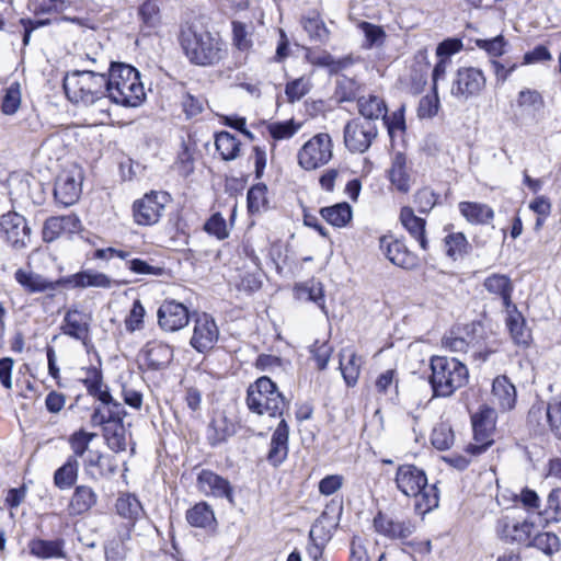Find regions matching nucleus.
Instances as JSON below:
<instances>
[{
  "mask_svg": "<svg viewBox=\"0 0 561 561\" xmlns=\"http://www.w3.org/2000/svg\"><path fill=\"white\" fill-rule=\"evenodd\" d=\"M454 440L455 435L449 424L442 422L433 428L431 442L436 449L446 450L453 446Z\"/></svg>",
  "mask_w": 561,
  "mask_h": 561,
  "instance_id": "obj_47",
  "label": "nucleus"
},
{
  "mask_svg": "<svg viewBox=\"0 0 561 561\" xmlns=\"http://www.w3.org/2000/svg\"><path fill=\"white\" fill-rule=\"evenodd\" d=\"M302 25L311 39H314L317 42L327 41L329 32L323 21L318 16L304 19Z\"/></svg>",
  "mask_w": 561,
  "mask_h": 561,
  "instance_id": "obj_58",
  "label": "nucleus"
},
{
  "mask_svg": "<svg viewBox=\"0 0 561 561\" xmlns=\"http://www.w3.org/2000/svg\"><path fill=\"white\" fill-rule=\"evenodd\" d=\"M378 135L375 123L355 118L344 127V144L351 152H366Z\"/></svg>",
  "mask_w": 561,
  "mask_h": 561,
  "instance_id": "obj_10",
  "label": "nucleus"
},
{
  "mask_svg": "<svg viewBox=\"0 0 561 561\" xmlns=\"http://www.w3.org/2000/svg\"><path fill=\"white\" fill-rule=\"evenodd\" d=\"M430 382L434 397H449L463 387L469 377L467 366L456 358L433 356Z\"/></svg>",
  "mask_w": 561,
  "mask_h": 561,
  "instance_id": "obj_5",
  "label": "nucleus"
},
{
  "mask_svg": "<svg viewBox=\"0 0 561 561\" xmlns=\"http://www.w3.org/2000/svg\"><path fill=\"white\" fill-rule=\"evenodd\" d=\"M288 438L289 426L287 422L282 419L277 427L272 434L270 450L267 453V461L274 467L279 466L285 461L288 456Z\"/></svg>",
  "mask_w": 561,
  "mask_h": 561,
  "instance_id": "obj_21",
  "label": "nucleus"
},
{
  "mask_svg": "<svg viewBox=\"0 0 561 561\" xmlns=\"http://www.w3.org/2000/svg\"><path fill=\"white\" fill-rule=\"evenodd\" d=\"M90 316L83 311L69 309L64 316L60 330L65 335L87 345L90 336Z\"/></svg>",
  "mask_w": 561,
  "mask_h": 561,
  "instance_id": "obj_18",
  "label": "nucleus"
},
{
  "mask_svg": "<svg viewBox=\"0 0 561 561\" xmlns=\"http://www.w3.org/2000/svg\"><path fill=\"white\" fill-rule=\"evenodd\" d=\"M139 16L148 28H154L160 24V8L157 0H147L139 8Z\"/></svg>",
  "mask_w": 561,
  "mask_h": 561,
  "instance_id": "obj_52",
  "label": "nucleus"
},
{
  "mask_svg": "<svg viewBox=\"0 0 561 561\" xmlns=\"http://www.w3.org/2000/svg\"><path fill=\"white\" fill-rule=\"evenodd\" d=\"M125 415L126 412L118 401L112 400L111 403L100 402V404L94 408L91 415V424L93 426H105L118 420H124Z\"/></svg>",
  "mask_w": 561,
  "mask_h": 561,
  "instance_id": "obj_28",
  "label": "nucleus"
},
{
  "mask_svg": "<svg viewBox=\"0 0 561 561\" xmlns=\"http://www.w3.org/2000/svg\"><path fill=\"white\" fill-rule=\"evenodd\" d=\"M98 503V494L89 485H78L70 497L68 504V514L70 516H80L88 513Z\"/></svg>",
  "mask_w": 561,
  "mask_h": 561,
  "instance_id": "obj_23",
  "label": "nucleus"
},
{
  "mask_svg": "<svg viewBox=\"0 0 561 561\" xmlns=\"http://www.w3.org/2000/svg\"><path fill=\"white\" fill-rule=\"evenodd\" d=\"M310 80L305 77H300L286 84L285 94L288 102L295 103L301 100L310 91Z\"/></svg>",
  "mask_w": 561,
  "mask_h": 561,
  "instance_id": "obj_54",
  "label": "nucleus"
},
{
  "mask_svg": "<svg viewBox=\"0 0 561 561\" xmlns=\"http://www.w3.org/2000/svg\"><path fill=\"white\" fill-rule=\"evenodd\" d=\"M444 243L446 255L454 261L463 257L470 250V244L462 232L447 234Z\"/></svg>",
  "mask_w": 561,
  "mask_h": 561,
  "instance_id": "obj_42",
  "label": "nucleus"
},
{
  "mask_svg": "<svg viewBox=\"0 0 561 561\" xmlns=\"http://www.w3.org/2000/svg\"><path fill=\"white\" fill-rule=\"evenodd\" d=\"M43 240L45 242H53L65 234L64 227L58 216L49 217L45 220L43 226Z\"/></svg>",
  "mask_w": 561,
  "mask_h": 561,
  "instance_id": "obj_62",
  "label": "nucleus"
},
{
  "mask_svg": "<svg viewBox=\"0 0 561 561\" xmlns=\"http://www.w3.org/2000/svg\"><path fill=\"white\" fill-rule=\"evenodd\" d=\"M362 358L351 350H342L340 353V370L348 387H354L360 374Z\"/></svg>",
  "mask_w": 561,
  "mask_h": 561,
  "instance_id": "obj_32",
  "label": "nucleus"
},
{
  "mask_svg": "<svg viewBox=\"0 0 561 561\" xmlns=\"http://www.w3.org/2000/svg\"><path fill=\"white\" fill-rule=\"evenodd\" d=\"M336 525L335 518L330 516L327 511L317 518L309 533V538L316 543L317 550H319V546H324L331 539Z\"/></svg>",
  "mask_w": 561,
  "mask_h": 561,
  "instance_id": "obj_29",
  "label": "nucleus"
},
{
  "mask_svg": "<svg viewBox=\"0 0 561 561\" xmlns=\"http://www.w3.org/2000/svg\"><path fill=\"white\" fill-rule=\"evenodd\" d=\"M296 291L299 298L312 301L318 305L322 311H325L324 290L321 282L311 279L305 284L296 286Z\"/></svg>",
  "mask_w": 561,
  "mask_h": 561,
  "instance_id": "obj_44",
  "label": "nucleus"
},
{
  "mask_svg": "<svg viewBox=\"0 0 561 561\" xmlns=\"http://www.w3.org/2000/svg\"><path fill=\"white\" fill-rule=\"evenodd\" d=\"M477 325L474 323L465 328V334H457L451 331L443 339V345L454 353H467L470 350H478L479 340L474 336Z\"/></svg>",
  "mask_w": 561,
  "mask_h": 561,
  "instance_id": "obj_25",
  "label": "nucleus"
},
{
  "mask_svg": "<svg viewBox=\"0 0 561 561\" xmlns=\"http://www.w3.org/2000/svg\"><path fill=\"white\" fill-rule=\"evenodd\" d=\"M103 436L113 451L119 453L126 449V430L123 420L103 426Z\"/></svg>",
  "mask_w": 561,
  "mask_h": 561,
  "instance_id": "obj_38",
  "label": "nucleus"
},
{
  "mask_svg": "<svg viewBox=\"0 0 561 561\" xmlns=\"http://www.w3.org/2000/svg\"><path fill=\"white\" fill-rule=\"evenodd\" d=\"M396 485L408 497L415 499V508L422 513L438 506L439 494L436 484H428L426 473L414 465L399 466Z\"/></svg>",
  "mask_w": 561,
  "mask_h": 561,
  "instance_id": "obj_4",
  "label": "nucleus"
},
{
  "mask_svg": "<svg viewBox=\"0 0 561 561\" xmlns=\"http://www.w3.org/2000/svg\"><path fill=\"white\" fill-rule=\"evenodd\" d=\"M21 106V85L14 81L3 90L1 112L4 115H13Z\"/></svg>",
  "mask_w": 561,
  "mask_h": 561,
  "instance_id": "obj_46",
  "label": "nucleus"
},
{
  "mask_svg": "<svg viewBox=\"0 0 561 561\" xmlns=\"http://www.w3.org/2000/svg\"><path fill=\"white\" fill-rule=\"evenodd\" d=\"M188 310L174 300L164 301L158 310V322L162 330L174 332L181 330L188 323Z\"/></svg>",
  "mask_w": 561,
  "mask_h": 561,
  "instance_id": "obj_16",
  "label": "nucleus"
},
{
  "mask_svg": "<svg viewBox=\"0 0 561 561\" xmlns=\"http://www.w3.org/2000/svg\"><path fill=\"white\" fill-rule=\"evenodd\" d=\"M517 104L519 107L531 108L533 111H540L545 101L540 92L533 89H524L518 93Z\"/></svg>",
  "mask_w": 561,
  "mask_h": 561,
  "instance_id": "obj_57",
  "label": "nucleus"
},
{
  "mask_svg": "<svg viewBox=\"0 0 561 561\" xmlns=\"http://www.w3.org/2000/svg\"><path fill=\"white\" fill-rule=\"evenodd\" d=\"M414 202L420 213L427 214L437 203V195L428 187L416 192Z\"/></svg>",
  "mask_w": 561,
  "mask_h": 561,
  "instance_id": "obj_63",
  "label": "nucleus"
},
{
  "mask_svg": "<svg viewBox=\"0 0 561 561\" xmlns=\"http://www.w3.org/2000/svg\"><path fill=\"white\" fill-rule=\"evenodd\" d=\"M380 249L387 259L397 266L412 270L416 265V257L407 249L405 244L390 237L380 238Z\"/></svg>",
  "mask_w": 561,
  "mask_h": 561,
  "instance_id": "obj_20",
  "label": "nucleus"
},
{
  "mask_svg": "<svg viewBox=\"0 0 561 561\" xmlns=\"http://www.w3.org/2000/svg\"><path fill=\"white\" fill-rule=\"evenodd\" d=\"M266 203V186L256 184L248 192V206L250 211H259Z\"/></svg>",
  "mask_w": 561,
  "mask_h": 561,
  "instance_id": "obj_64",
  "label": "nucleus"
},
{
  "mask_svg": "<svg viewBox=\"0 0 561 561\" xmlns=\"http://www.w3.org/2000/svg\"><path fill=\"white\" fill-rule=\"evenodd\" d=\"M486 79L482 70L474 67H463L457 70L450 93L459 100H468L479 95L485 87Z\"/></svg>",
  "mask_w": 561,
  "mask_h": 561,
  "instance_id": "obj_13",
  "label": "nucleus"
},
{
  "mask_svg": "<svg viewBox=\"0 0 561 561\" xmlns=\"http://www.w3.org/2000/svg\"><path fill=\"white\" fill-rule=\"evenodd\" d=\"M560 540L553 533H538L531 536L526 547H534L547 556H552L560 549Z\"/></svg>",
  "mask_w": 561,
  "mask_h": 561,
  "instance_id": "obj_45",
  "label": "nucleus"
},
{
  "mask_svg": "<svg viewBox=\"0 0 561 561\" xmlns=\"http://www.w3.org/2000/svg\"><path fill=\"white\" fill-rule=\"evenodd\" d=\"M332 157L333 142L331 136L327 133H319L298 150L297 161L304 170L312 171L328 164Z\"/></svg>",
  "mask_w": 561,
  "mask_h": 561,
  "instance_id": "obj_7",
  "label": "nucleus"
},
{
  "mask_svg": "<svg viewBox=\"0 0 561 561\" xmlns=\"http://www.w3.org/2000/svg\"><path fill=\"white\" fill-rule=\"evenodd\" d=\"M381 119L383 125L387 127L389 136L393 138L397 131L405 130L404 106H401L391 115H388L386 112L385 116H381Z\"/></svg>",
  "mask_w": 561,
  "mask_h": 561,
  "instance_id": "obj_59",
  "label": "nucleus"
},
{
  "mask_svg": "<svg viewBox=\"0 0 561 561\" xmlns=\"http://www.w3.org/2000/svg\"><path fill=\"white\" fill-rule=\"evenodd\" d=\"M31 227L24 216L9 211L0 217V239L14 250L25 249L31 241Z\"/></svg>",
  "mask_w": 561,
  "mask_h": 561,
  "instance_id": "obj_9",
  "label": "nucleus"
},
{
  "mask_svg": "<svg viewBox=\"0 0 561 561\" xmlns=\"http://www.w3.org/2000/svg\"><path fill=\"white\" fill-rule=\"evenodd\" d=\"M400 220L411 237L419 242L421 249L427 251L428 241L425 237V220L423 218L416 217L413 209L410 207H403L401 209Z\"/></svg>",
  "mask_w": 561,
  "mask_h": 561,
  "instance_id": "obj_27",
  "label": "nucleus"
},
{
  "mask_svg": "<svg viewBox=\"0 0 561 561\" xmlns=\"http://www.w3.org/2000/svg\"><path fill=\"white\" fill-rule=\"evenodd\" d=\"M83 171L72 164L65 169L56 179L54 195L55 198L65 206L75 204L82 191Z\"/></svg>",
  "mask_w": 561,
  "mask_h": 561,
  "instance_id": "obj_11",
  "label": "nucleus"
},
{
  "mask_svg": "<svg viewBox=\"0 0 561 561\" xmlns=\"http://www.w3.org/2000/svg\"><path fill=\"white\" fill-rule=\"evenodd\" d=\"M181 45L187 58L199 66L218 64L227 53L219 34H214L203 27L190 26L183 31Z\"/></svg>",
  "mask_w": 561,
  "mask_h": 561,
  "instance_id": "obj_3",
  "label": "nucleus"
},
{
  "mask_svg": "<svg viewBox=\"0 0 561 561\" xmlns=\"http://www.w3.org/2000/svg\"><path fill=\"white\" fill-rule=\"evenodd\" d=\"M231 434L232 431L229 428L226 417L214 419L208 426V439L211 445L220 444Z\"/></svg>",
  "mask_w": 561,
  "mask_h": 561,
  "instance_id": "obj_55",
  "label": "nucleus"
},
{
  "mask_svg": "<svg viewBox=\"0 0 561 561\" xmlns=\"http://www.w3.org/2000/svg\"><path fill=\"white\" fill-rule=\"evenodd\" d=\"M484 288L493 295L502 298L503 305L506 309L512 307V291L513 284L508 276L503 274H492L484 280Z\"/></svg>",
  "mask_w": 561,
  "mask_h": 561,
  "instance_id": "obj_34",
  "label": "nucleus"
},
{
  "mask_svg": "<svg viewBox=\"0 0 561 561\" xmlns=\"http://www.w3.org/2000/svg\"><path fill=\"white\" fill-rule=\"evenodd\" d=\"M106 81V100L125 107L139 106L145 98L144 84L140 81V73L130 65L123 62H111Z\"/></svg>",
  "mask_w": 561,
  "mask_h": 561,
  "instance_id": "obj_2",
  "label": "nucleus"
},
{
  "mask_svg": "<svg viewBox=\"0 0 561 561\" xmlns=\"http://www.w3.org/2000/svg\"><path fill=\"white\" fill-rule=\"evenodd\" d=\"M358 26L365 35L366 48H371L373 46H381L385 43L387 35L381 26L369 22H362Z\"/></svg>",
  "mask_w": 561,
  "mask_h": 561,
  "instance_id": "obj_53",
  "label": "nucleus"
},
{
  "mask_svg": "<svg viewBox=\"0 0 561 561\" xmlns=\"http://www.w3.org/2000/svg\"><path fill=\"white\" fill-rule=\"evenodd\" d=\"M546 416L551 432L558 439H561V392L548 403Z\"/></svg>",
  "mask_w": 561,
  "mask_h": 561,
  "instance_id": "obj_49",
  "label": "nucleus"
},
{
  "mask_svg": "<svg viewBox=\"0 0 561 561\" xmlns=\"http://www.w3.org/2000/svg\"><path fill=\"white\" fill-rule=\"evenodd\" d=\"M547 522L558 523L561 520V489L550 491L546 501V508L539 513Z\"/></svg>",
  "mask_w": 561,
  "mask_h": 561,
  "instance_id": "obj_50",
  "label": "nucleus"
},
{
  "mask_svg": "<svg viewBox=\"0 0 561 561\" xmlns=\"http://www.w3.org/2000/svg\"><path fill=\"white\" fill-rule=\"evenodd\" d=\"M186 520L193 527L205 528L215 522V515L207 503L201 502L186 512Z\"/></svg>",
  "mask_w": 561,
  "mask_h": 561,
  "instance_id": "obj_41",
  "label": "nucleus"
},
{
  "mask_svg": "<svg viewBox=\"0 0 561 561\" xmlns=\"http://www.w3.org/2000/svg\"><path fill=\"white\" fill-rule=\"evenodd\" d=\"M219 337V330L211 317L206 313L195 319L191 345L199 353L211 350Z\"/></svg>",
  "mask_w": 561,
  "mask_h": 561,
  "instance_id": "obj_15",
  "label": "nucleus"
},
{
  "mask_svg": "<svg viewBox=\"0 0 561 561\" xmlns=\"http://www.w3.org/2000/svg\"><path fill=\"white\" fill-rule=\"evenodd\" d=\"M389 180L397 191L407 193L410 190V174L407 169V158L402 152H397L389 169Z\"/></svg>",
  "mask_w": 561,
  "mask_h": 561,
  "instance_id": "obj_30",
  "label": "nucleus"
},
{
  "mask_svg": "<svg viewBox=\"0 0 561 561\" xmlns=\"http://www.w3.org/2000/svg\"><path fill=\"white\" fill-rule=\"evenodd\" d=\"M357 106L359 114L364 117V121L375 122L376 119L385 116L387 112V105L385 101L377 95L360 96L357 100Z\"/></svg>",
  "mask_w": 561,
  "mask_h": 561,
  "instance_id": "obj_35",
  "label": "nucleus"
},
{
  "mask_svg": "<svg viewBox=\"0 0 561 561\" xmlns=\"http://www.w3.org/2000/svg\"><path fill=\"white\" fill-rule=\"evenodd\" d=\"M299 128V125H295L293 121L288 122H275L267 126L270 135L276 139H288L293 137Z\"/></svg>",
  "mask_w": 561,
  "mask_h": 561,
  "instance_id": "obj_61",
  "label": "nucleus"
},
{
  "mask_svg": "<svg viewBox=\"0 0 561 561\" xmlns=\"http://www.w3.org/2000/svg\"><path fill=\"white\" fill-rule=\"evenodd\" d=\"M358 89L356 80L343 76L337 80L336 95L342 102L352 101L357 95Z\"/></svg>",
  "mask_w": 561,
  "mask_h": 561,
  "instance_id": "obj_60",
  "label": "nucleus"
},
{
  "mask_svg": "<svg viewBox=\"0 0 561 561\" xmlns=\"http://www.w3.org/2000/svg\"><path fill=\"white\" fill-rule=\"evenodd\" d=\"M197 488L207 496L225 497L233 502V492L230 482L211 470L203 469L197 476Z\"/></svg>",
  "mask_w": 561,
  "mask_h": 561,
  "instance_id": "obj_17",
  "label": "nucleus"
},
{
  "mask_svg": "<svg viewBox=\"0 0 561 561\" xmlns=\"http://www.w3.org/2000/svg\"><path fill=\"white\" fill-rule=\"evenodd\" d=\"M375 530L390 539H405L410 537L414 527L409 519L393 518L378 513L374 518Z\"/></svg>",
  "mask_w": 561,
  "mask_h": 561,
  "instance_id": "obj_19",
  "label": "nucleus"
},
{
  "mask_svg": "<svg viewBox=\"0 0 561 561\" xmlns=\"http://www.w3.org/2000/svg\"><path fill=\"white\" fill-rule=\"evenodd\" d=\"M496 412L489 407H482L472 415L473 442L467 450L472 455H480L485 451L494 442Z\"/></svg>",
  "mask_w": 561,
  "mask_h": 561,
  "instance_id": "obj_8",
  "label": "nucleus"
},
{
  "mask_svg": "<svg viewBox=\"0 0 561 561\" xmlns=\"http://www.w3.org/2000/svg\"><path fill=\"white\" fill-rule=\"evenodd\" d=\"M14 278L30 294L55 291L61 283V280H49L41 274L23 268L15 271Z\"/></svg>",
  "mask_w": 561,
  "mask_h": 561,
  "instance_id": "obj_22",
  "label": "nucleus"
},
{
  "mask_svg": "<svg viewBox=\"0 0 561 561\" xmlns=\"http://www.w3.org/2000/svg\"><path fill=\"white\" fill-rule=\"evenodd\" d=\"M105 65L99 69L75 70L64 79L68 100L75 104L96 106L102 115L108 116L106 105Z\"/></svg>",
  "mask_w": 561,
  "mask_h": 561,
  "instance_id": "obj_1",
  "label": "nucleus"
},
{
  "mask_svg": "<svg viewBox=\"0 0 561 561\" xmlns=\"http://www.w3.org/2000/svg\"><path fill=\"white\" fill-rule=\"evenodd\" d=\"M145 353L149 366L154 369L165 367L173 357L172 348L160 342L148 343Z\"/></svg>",
  "mask_w": 561,
  "mask_h": 561,
  "instance_id": "obj_36",
  "label": "nucleus"
},
{
  "mask_svg": "<svg viewBox=\"0 0 561 561\" xmlns=\"http://www.w3.org/2000/svg\"><path fill=\"white\" fill-rule=\"evenodd\" d=\"M79 461L68 457L67 461L54 473V484L60 490L72 488L78 479Z\"/></svg>",
  "mask_w": 561,
  "mask_h": 561,
  "instance_id": "obj_37",
  "label": "nucleus"
},
{
  "mask_svg": "<svg viewBox=\"0 0 561 561\" xmlns=\"http://www.w3.org/2000/svg\"><path fill=\"white\" fill-rule=\"evenodd\" d=\"M32 556L41 559L65 558L64 540L32 539L27 545Z\"/></svg>",
  "mask_w": 561,
  "mask_h": 561,
  "instance_id": "obj_33",
  "label": "nucleus"
},
{
  "mask_svg": "<svg viewBox=\"0 0 561 561\" xmlns=\"http://www.w3.org/2000/svg\"><path fill=\"white\" fill-rule=\"evenodd\" d=\"M247 405L249 410L259 415L270 417L282 416L288 407L277 385L268 377L263 376L251 383L247 390Z\"/></svg>",
  "mask_w": 561,
  "mask_h": 561,
  "instance_id": "obj_6",
  "label": "nucleus"
},
{
  "mask_svg": "<svg viewBox=\"0 0 561 561\" xmlns=\"http://www.w3.org/2000/svg\"><path fill=\"white\" fill-rule=\"evenodd\" d=\"M496 531L505 541L527 546L535 531V523L504 515L497 520Z\"/></svg>",
  "mask_w": 561,
  "mask_h": 561,
  "instance_id": "obj_14",
  "label": "nucleus"
},
{
  "mask_svg": "<svg viewBox=\"0 0 561 561\" xmlns=\"http://www.w3.org/2000/svg\"><path fill=\"white\" fill-rule=\"evenodd\" d=\"M458 207L460 214L470 224L486 225L494 217L493 209L486 204L476 202H460Z\"/></svg>",
  "mask_w": 561,
  "mask_h": 561,
  "instance_id": "obj_31",
  "label": "nucleus"
},
{
  "mask_svg": "<svg viewBox=\"0 0 561 561\" xmlns=\"http://www.w3.org/2000/svg\"><path fill=\"white\" fill-rule=\"evenodd\" d=\"M323 219L334 227H344L352 219V208L347 203L335 204L330 207H323L320 210Z\"/></svg>",
  "mask_w": 561,
  "mask_h": 561,
  "instance_id": "obj_39",
  "label": "nucleus"
},
{
  "mask_svg": "<svg viewBox=\"0 0 561 561\" xmlns=\"http://www.w3.org/2000/svg\"><path fill=\"white\" fill-rule=\"evenodd\" d=\"M514 313H510L506 323L511 332L512 337L517 344L526 345L529 340V332L525 327L524 319L520 313L516 312V307L513 306Z\"/></svg>",
  "mask_w": 561,
  "mask_h": 561,
  "instance_id": "obj_48",
  "label": "nucleus"
},
{
  "mask_svg": "<svg viewBox=\"0 0 561 561\" xmlns=\"http://www.w3.org/2000/svg\"><path fill=\"white\" fill-rule=\"evenodd\" d=\"M240 145L241 142L228 131L216 135L215 146L224 160H234L239 156Z\"/></svg>",
  "mask_w": 561,
  "mask_h": 561,
  "instance_id": "obj_40",
  "label": "nucleus"
},
{
  "mask_svg": "<svg viewBox=\"0 0 561 561\" xmlns=\"http://www.w3.org/2000/svg\"><path fill=\"white\" fill-rule=\"evenodd\" d=\"M168 194L163 192L151 191L145 194L141 198L134 202L133 216L138 225L150 226L159 221L165 203L168 202Z\"/></svg>",
  "mask_w": 561,
  "mask_h": 561,
  "instance_id": "obj_12",
  "label": "nucleus"
},
{
  "mask_svg": "<svg viewBox=\"0 0 561 561\" xmlns=\"http://www.w3.org/2000/svg\"><path fill=\"white\" fill-rule=\"evenodd\" d=\"M83 382L89 394L98 398L100 402L111 403L115 400L106 389H103L101 376L95 370H93V378H87Z\"/></svg>",
  "mask_w": 561,
  "mask_h": 561,
  "instance_id": "obj_56",
  "label": "nucleus"
},
{
  "mask_svg": "<svg viewBox=\"0 0 561 561\" xmlns=\"http://www.w3.org/2000/svg\"><path fill=\"white\" fill-rule=\"evenodd\" d=\"M115 507L119 516L130 520L137 519L142 514V506L139 500L129 493L119 495Z\"/></svg>",
  "mask_w": 561,
  "mask_h": 561,
  "instance_id": "obj_43",
  "label": "nucleus"
},
{
  "mask_svg": "<svg viewBox=\"0 0 561 561\" xmlns=\"http://www.w3.org/2000/svg\"><path fill=\"white\" fill-rule=\"evenodd\" d=\"M64 282L75 288L96 287L107 289L115 284V280L108 275L93 270H85L76 273Z\"/></svg>",
  "mask_w": 561,
  "mask_h": 561,
  "instance_id": "obj_24",
  "label": "nucleus"
},
{
  "mask_svg": "<svg viewBox=\"0 0 561 561\" xmlns=\"http://www.w3.org/2000/svg\"><path fill=\"white\" fill-rule=\"evenodd\" d=\"M492 394L503 411L515 407L516 389L506 376H497L492 383Z\"/></svg>",
  "mask_w": 561,
  "mask_h": 561,
  "instance_id": "obj_26",
  "label": "nucleus"
},
{
  "mask_svg": "<svg viewBox=\"0 0 561 561\" xmlns=\"http://www.w3.org/2000/svg\"><path fill=\"white\" fill-rule=\"evenodd\" d=\"M95 436L96 434L83 430L75 432L69 437V445L73 453L70 457H76L78 460V458L83 457L87 451L89 453V445Z\"/></svg>",
  "mask_w": 561,
  "mask_h": 561,
  "instance_id": "obj_51",
  "label": "nucleus"
}]
</instances>
